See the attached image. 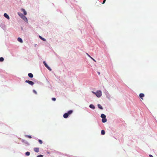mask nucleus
Masks as SVG:
<instances>
[{"label": "nucleus", "mask_w": 157, "mask_h": 157, "mask_svg": "<svg viewBox=\"0 0 157 157\" xmlns=\"http://www.w3.org/2000/svg\"><path fill=\"white\" fill-rule=\"evenodd\" d=\"M87 55L88 56L89 55H88L87 53Z\"/></svg>", "instance_id": "obj_34"}, {"label": "nucleus", "mask_w": 157, "mask_h": 157, "mask_svg": "<svg viewBox=\"0 0 157 157\" xmlns=\"http://www.w3.org/2000/svg\"><path fill=\"white\" fill-rule=\"evenodd\" d=\"M34 150L35 152H38L39 151V148L38 147L34 148Z\"/></svg>", "instance_id": "obj_6"}, {"label": "nucleus", "mask_w": 157, "mask_h": 157, "mask_svg": "<svg viewBox=\"0 0 157 157\" xmlns=\"http://www.w3.org/2000/svg\"><path fill=\"white\" fill-rule=\"evenodd\" d=\"M88 56H89L90 57H91V56H90L89 55Z\"/></svg>", "instance_id": "obj_32"}, {"label": "nucleus", "mask_w": 157, "mask_h": 157, "mask_svg": "<svg viewBox=\"0 0 157 157\" xmlns=\"http://www.w3.org/2000/svg\"><path fill=\"white\" fill-rule=\"evenodd\" d=\"M39 37L42 40H44V41H45L46 40L45 39L42 37L41 36H39Z\"/></svg>", "instance_id": "obj_18"}, {"label": "nucleus", "mask_w": 157, "mask_h": 157, "mask_svg": "<svg viewBox=\"0 0 157 157\" xmlns=\"http://www.w3.org/2000/svg\"><path fill=\"white\" fill-rule=\"evenodd\" d=\"M90 107V108H91L92 109H95V106H94V105H92V104H91L90 105V106H89Z\"/></svg>", "instance_id": "obj_12"}, {"label": "nucleus", "mask_w": 157, "mask_h": 157, "mask_svg": "<svg viewBox=\"0 0 157 157\" xmlns=\"http://www.w3.org/2000/svg\"><path fill=\"white\" fill-rule=\"evenodd\" d=\"M4 16L8 19L9 20L10 19V17L7 13H5L4 14Z\"/></svg>", "instance_id": "obj_4"}, {"label": "nucleus", "mask_w": 157, "mask_h": 157, "mask_svg": "<svg viewBox=\"0 0 157 157\" xmlns=\"http://www.w3.org/2000/svg\"><path fill=\"white\" fill-rule=\"evenodd\" d=\"M87 55L88 56L89 55H88L87 53Z\"/></svg>", "instance_id": "obj_33"}, {"label": "nucleus", "mask_w": 157, "mask_h": 157, "mask_svg": "<svg viewBox=\"0 0 157 157\" xmlns=\"http://www.w3.org/2000/svg\"><path fill=\"white\" fill-rule=\"evenodd\" d=\"M92 92L98 98L100 97L102 95V92L101 90H97L96 92L92 91Z\"/></svg>", "instance_id": "obj_1"}, {"label": "nucleus", "mask_w": 157, "mask_h": 157, "mask_svg": "<svg viewBox=\"0 0 157 157\" xmlns=\"http://www.w3.org/2000/svg\"><path fill=\"white\" fill-rule=\"evenodd\" d=\"M24 21H27V19L26 17L24 16L22 18H21Z\"/></svg>", "instance_id": "obj_7"}, {"label": "nucleus", "mask_w": 157, "mask_h": 157, "mask_svg": "<svg viewBox=\"0 0 157 157\" xmlns=\"http://www.w3.org/2000/svg\"><path fill=\"white\" fill-rule=\"evenodd\" d=\"M38 141H39V143L40 144H42V143H43V142H42V141L41 140H39Z\"/></svg>", "instance_id": "obj_22"}, {"label": "nucleus", "mask_w": 157, "mask_h": 157, "mask_svg": "<svg viewBox=\"0 0 157 157\" xmlns=\"http://www.w3.org/2000/svg\"><path fill=\"white\" fill-rule=\"evenodd\" d=\"M140 98L143 99L142 98L144 96V94L143 93H141L140 94Z\"/></svg>", "instance_id": "obj_11"}, {"label": "nucleus", "mask_w": 157, "mask_h": 157, "mask_svg": "<svg viewBox=\"0 0 157 157\" xmlns=\"http://www.w3.org/2000/svg\"><path fill=\"white\" fill-rule=\"evenodd\" d=\"M43 63L44 64V65L46 67V66H47L48 65L46 64V63H45V62L44 61L43 62Z\"/></svg>", "instance_id": "obj_23"}, {"label": "nucleus", "mask_w": 157, "mask_h": 157, "mask_svg": "<svg viewBox=\"0 0 157 157\" xmlns=\"http://www.w3.org/2000/svg\"><path fill=\"white\" fill-rule=\"evenodd\" d=\"M4 58L3 57H0V62H2L4 61Z\"/></svg>", "instance_id": "obj_21"}, {"label": "nucleus", "mask_w": 157, "mask_h": 157, "mask_svg": "<svg viewBox=\"0 0 157 157\" xmlns=\"http://www.w3.org/2000/svg\"><path fill=\"white\" fill-rule=\"evenodd\" d=\"M107 121V119L105 118H102V121L103 123Z\"/></svg>", "instance_id": "obj_14"}, {"label": "nucleus", "mask_w": 157, "mask_h": 157, "mask_svg": "<svg viewBox=\"0 0 157 157\" xmlns=\"http://www.w3.org/2000/svg\"><path fill=\"white\" fill-rule=\"evenodd\" d=\"M149 157H154L152 155H149Z\"/></svg>", "instance_id": "obj_30"}, {"label": "nucleus", "mask_w": 157, "mask_h": 157, "mask_svg": "<svg viewBox=\"0 0 157 157\" xmlns=\"http://www.w3.org/2000/svg\"><path fill=\"white\" fill-rule=\"evenodd\" d=\"M46 67H47L49 71H51L52 70L49 67H48V65L46 66Z\"/></svg>", "instance_id": "obj_19"}, {"label": "nucleus", "mask_w": 157, "mask_h": 157, "mask_svg": "<svg viewBox=\"0 0 157 157\" xmlns=\"http://www.w3.org/2000/svg\"><path fill=\"white\" fill-rule=\"evenodd\" d=\"M17 40L18 41L20 42V43H22L23 42V41L21 38L20 37H19L17 39Z\"/></svg>", "instance_id": "obj_10"}, {"label": "nucleus", "mask_w": 157, "mask_h": 157, "mask_svg": "<svg viewBox=\"0 0 157 157\" xmlns=\"http://www.w3.org/2000/svg\"><path fill=\"white\" fill-rule=\"evenodd\" d=\"M28 76L31 78H33V74H32L31 73H29L28 74Z\"/></svg>", "instance_id": "obj_9"}, {"label": "nucleus", "mask_w": 157, "mask_h": 157, "mask_svg": "<svg viewBox=\"0 0 157 157\" xmlns=\"http://www.w3.org/2000/svg\"><path fill=\"white\" fill-rule=\"evenodd\" d=\"M72 112L73 111L72 110L69 111L67 113H66L64 114L63 115V117L65 118H67L69 115L71 114Z\"/></svg>", "instance_id": "obj_2"}, {"label": "nucleus", "mask_w": 157, "mask_h": 157, "mask_svg": "<svg viewBox=\"0 0 157 157\" xmlns=\"http://www.w3.org/2000/svg\"><path fill=\"white\" fill-rule=\"evenodd\" d=\"M27 136L29 138H32V137L31 136Z\"/></svg>", "instance_id": "obj_28"}, {"label": "nucleus", "mask_w": 157, "mask_h": 157, "mask_svg": "<svg viewBox=\"0 0 157 157\" xmlns=\"http://www.w3.org/2000/svg\"><path fill=\"white\" fill-rule=\"evenodd\" d=\"M18 15H19V16L21 17V18H22L24 16L23 14L22 13H20V12H18Z\"/></svg>", "instance_id": "obj_8"}, {"label": "nucleus", "mask_w": 157, "mask_h": 157, "mask_svg": "<svg viewBox=\"0 0 157 157\" xmlns=\"http://www.w3.org/2000/svg\"><path fill=\"white\" fill-rule=\"evenodd\" d=\"M52 100L53 101H55L56 100V98H52Z\"/></svg>", "instance_id": "obj_24"}, {"label": "nucleus", "mask_w": 157, "mask_h": 157, "mask_svg": "<svg viewBox=\"0 0 157 157\" xmlns=\"http://www.w3.org/2000/svg\"><path fill=\"white\" fill-rule=\"evenodd\" d=\"M21 10L24 13V14L25 15H26L27 14V13L25 10L24 9H22Z\"/></svg>", "instance_id": "obj_5"}, {"label": "nucleus", "mask_w": 157, "mask_h": 157, "mask_svg": "<svg viewBox=\"0 0 157 157\" xmlns=\"http://www.w3.org/2000/svg\"><path fill=\"white\" fill-rule=\"evenodd\" d=\"M101 133L102 135H104L105 133V131L104 130H102Z\"/></svg>", "instance_id": "obj_16"}, {"label": "nucleus", "mask_w": 157, "mask_h": 157, "mask_svg": "<svg viewBox=\"0 0 157 157\" xmlns=\"http://www.w3.org/2000/svg\"><path fill=\"white\" fill-rule=\"evenodd\" d=\"M101 117L102 118H105L106 117L105 115L103 114H102L101 115Z\"/></svg>", "instance_id": "obj_13"}, {"label": "nucleus", "mask_w": 157, "mask_h": 157, "mask_svg": "<svg viewBox=\"0 0 157 157\" xmlns=\"http://www.w3.org/2000/svg\"><path fill=\"white\" fill-rule=\"evenodd\" d=\"M98 74L99 75H100V72H98Z\"/></svg>", "instance_id": "obj_31"}, {"label": "nucleus", "mask_w": 157, "mask_h": 157, "mask_svg": "<svg viewBox=\"0 0 157 157\" xmlns=\"http://www.w3.org/2000/svg\"><path fill=\"white\" fill-rule=\"evenodd\" d=\"M90 58L91 59H92V60H93L94 61H95V62L96 61V60L91 57H90Z\"/></svg>", "instance_id": "obj_27"}, {"label": "nucleus", "mask_w": 157, "mask_h": 157, "mask_svg": "<svg viewBox=\"0 0 157 157\" xmlns=\"http://www.w3.org/2000/svg\"><path fill=\"white\" fill-rule=\"evenodd\" d=\"M25 82L28 83L29 84L32 86L34 84V82L31 81L26 80L25 81Z\"/></svg>", "instance_id": "obj_3"}, {"label": "nucleus", "mask_w": 157, "mask_h": 157, "mask_svg": "<svg viewBox=\"0 0 157 157\" xmlns=\"http://www.w3.org/2000/svg\"><path fill=\"white\" fill-rule=\"evenodd\" d=\"M30 154V153L29 152H27L25 153V155L26 156H29Z\"/></svg>", "instance_id": "obj_17"}, {"label": "nucleus", "mask_w": 157, "mask_h": 157, "mask_svg": "<svg viewBox=\"0 0 157 157\" xmlns=\"http://www.w3.org/2000/svg\"><path fill=\"white\" fill-rule=\"evenodd\" d=\"M46 67H47L49 71H51L52 70L49 67H48V65L46 66Z\"/></svg>", "instance_id": "obj_20"}, {"label": "nucleus", "mask_w": 157, "mask_h": 157, "mask_svg": "<svg viewBox=\"0 0 157 157\" xmlns=\"http://www.w3.org/2000/svg\"><path fill=\"white\" fill-rule=\"evenodd\" d=\"M33 92L35 94H37V93L36 91V90H33Z\"/></svg>", "instance_id": "obj_26"}, {"label": "nucleus", "mask_w": 157, "mask_h": 157, "mask_svg": "<svg viewBox=\"0 0 157 157\" xmlns=\"http://www.w3.org/2000/svg\"><path fill=\"white\" fill-rule=\"evenodd\" d=\"M105 1H106V0H104L103 1V2H102V4H104L105 3Z\"/></svg>", "instance_id": "obj_29"}, {"label": "nucleus", "mask_w": 157, "mask_h": 157, "mask_svg": "<svg viewBox=\"0 0 157 157\" xmlns=\"http://www.w3.org/2000/svg\"><path fill=\"white\" fill-rule=\"evenodd\" d=\"M98 107L100 109H103L102 107L100 104H98Z\"/></svg>", "instance_id": "obj_15"}, {"label": "nucleus", "mask_w": 157, "mask_h": 157, "mask_svg": "<svg viewBox=\"0 0 157 157\" xmlns=\"http://www.w3.org/2000/svg\"><path fill=\"white\" fill-rule=\"evenodd\" d=\"M36 157H43V155H38L36 156Z\"/></svg>", "instance_id": "obj_25"}]
</instances>
